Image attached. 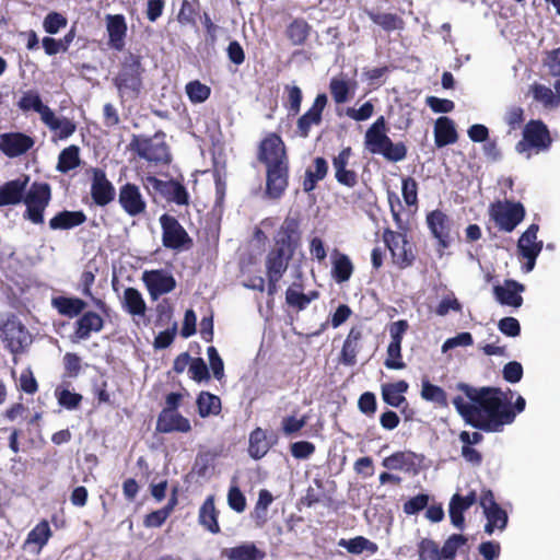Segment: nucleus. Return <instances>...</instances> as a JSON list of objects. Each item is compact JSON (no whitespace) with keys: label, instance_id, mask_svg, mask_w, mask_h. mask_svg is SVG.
<instances>
[{"label":"nucleus","instance_id":"1","mask_svg":"<svg viewBox=\"0 0 560 560\" xmlns=\"http://www.w3.org/2000/svg\"><path fill=\"white\" fill-rule=\"evenodd\" d=\"M457 388L465 394V397L453 399L457 412L466 423L487 432L502 431L526 406L524 397L518 395L512 410L506 394L499 388H474L464 383H459Z\"/></svg>","mask_w":560,"mask_h":560},{"label":"nucleus","instance_id":"2","mask_svg":"<svg viewBox=\"0 0 560 560\" xmlns=\"http://www.w3.org/2000/svg\"><path fill=\"white\" fill-rule=\"evenodd\" d=\"M364 144L369 152L381 154L392 162L402 161L407 154L404 143H393L386 135V122L383 116L378 117L366 130Z\"/></svg>","mask_w":560,"mask_h":560},{"label":"nucleus","instance_id":"3","mask_svg":"<svg viewBox=\"0 0 560 560\" xmlns=\"http://www.w3.org/2000/svg\"><path fill=\"white\" fill-rule=\"evenodd\" d=\"M551 145V138L547 126L540 120H530L523 130V139L515 145L520 154L528 160L533 154L547 151Z\"/></svg>","mask_w":560,"mask_h":560},{"label":"nucleus","instance_id":"4","mask_svg":"<svg viewBox=\"0 0 560 560\" xmlns=\"http://www.w3.org/2000/svg\"><path fill=\"white\" fill-rule=\"evenodd\" d=\"M141 58L129 54L125 56L121 70L115 80L116 86L122 97L135 98L141 88Z\"/></svg>","mask_w":560,"mask_h":560},{"label":"nucleus","instance_id":"5","mask_svg":"<svg viewBox=\"0 0 560 560\" xmlns=\"http://www.w3.org/2000/svg\"><path fill=\"white\" fill-rule=\"evenodd\" d=\"M292 253L290 243L281 241L277 242L276 247L268 254L266 267L269 280V294H273L276 291V284L287 270Z\"/></svg>","mask_w":560,"mask_h":560},{"label":"nucleus","instance_id":"6","mask_svg":"<svg viewBox=\"0 0 560 560\" xmlns=\"http://www.w3.org/2000/svg\"><path fill=\"white\" fill-rule=\"evenodd\" d=\"M0 336L13 354L24 352L32 343L30 331L14 317L7 319L0 326Z\"/></svg>","mask_w":560,"mask_h":560},{"label":"nucleus","instance_id":"7","mask_svg":"<svg viewBox=\"0 0 560 560\" xmlns=\"http://www.w3.org/2000/svg\"><path fill=\"white\" fill-rule=\"evenodd\" d=\"M491 219L500 230L512 232L524 219V207L518 202H497L489 209Z\"/></svg>","mask_w":560,"mask_h":560},{"label":"nucleus","instance_id":"8","mask_svg":"<svg viewBox=\"0 0 560 560\" xmlns=\"http://www.w3.org/2000/svg\"><path fill=\"white\" fill-rule=\"evenodd\" d=\"M49 200V186L47 184H33L24 198L27 219L35 224L43 223V213L48 206Z\"/></svg>","mask_w":560,"mask_h":560},{"label":"nucleus","instance_id":"9","mask_svg":"<svg viewBox=\"0 0 560 560\" xmlns=\"http://www.w3.org/2000/svg\"><path fill=\"white\" fill-rule=\"evenodd\" d=\"M132 148L140 158L149 162L166 163L170 160L168 149L160 135L152 138L138 137L132 141Z\"/></svg>","mask_w":560,"mask_h":560},{"label":"nucleus","instance_id":"10","mask_svg":"<svg viewBox=\"0 0 560 560\" xmlns=\"http://www.w3.org/2000/svg\"><path fill=\"white\" fill-rule=\"evenodd\" d=\"M160 223L163 230L162 241L165 247L182 250L190 246L191 240L189 235L176 219L163 214L160 218Z\"/></svg>","mask_w":560,"mask_h":560},{"label":"nucleus","instance_id":"11","mask_svg":"<svg viewBox=\"0 0 560 560\" xmlns=\"http://www.w3.org/2000/svg\"><path fill=\"white\" fill-rule=\"evenodd\" d=\"M480 505L487 518L485 532L492 535L495 529L503 532L508 525V514L494 501L493 494L490 490L483 491L480 497Z\"/></svg>","mask_w":560,"mask_h":560},{"label":"nucleus","instance_id":"12","mask_svg":"<svg viewBox=\"0 0 560 560\" xmlns=\"http://www.w3.org/2000/svg\"><path fill=\"white\" fill-rule=\"evenodd\" d=\"M258 156L266 164L267 168L288 165L285 145L276 133L268 135L261 141Z\"/></svg>","mask_w":560,"mask_h":560},{"label":"nucleus","instance_id":"13","mask_svg":"<svg viewBox=\"0 0 560 560\" xmlns=\"http://www.w3.org/2000/svg\"><path fill=\"white\" fill-rule=\"evenodd\" d=\"M537 233L538 225L530 224L517 242V250L526 259L523 267L525 272H530L534 269L536 259L542 249V242L537 241Z\"/></svg>","mask_w":560,"mask_h":560},{"label":"nucleus","instance_id":"14","mask_svg":"<svg viewBox=\"0 0 560 560\" xmlns=\"http://www.w3.org/2000/svg\"><path fill=\"white\" fill-rule=\"evenodd\" d=\"M384 242L392 253L393 260L399 267L410 265L413 259L411 245L406 237L397 232L386 230L383 235Z\"/></svg>","mask_w":560,"mask_h":560},{"label":"nucleus","instance_id":"15","mask_svg":"<svg viewBox=\"0 0 560 560\" xmlns=\"http://www.w3.org/2000/svg\"><path fill=\"white\" fill-rule=\"evenodd\" d=\"M118 202L130 217H137L145 211L147 202L140 188L127 183L119 188Z\"/></svg>","mask_w":560,"mask_h":560},{"label":"nucleus","instance_id":"16","mask_svg":"<svg viewBox=\"0 0 560 560\" xmlns=\"http://www.w3.org/2000/svg\"><path fill=\"white\" fill-rule=\"evenodd\" d=\"M142 280L153 300L171 292L176 285L174 277L165 270H145Z\"/></svg>","mask_w":560,"mask_h":560},{"label":"nucleus","instance_id":"17","mask_svg":"<svg viewBox=\"0 0 560 560\" xmlns=\"http://www.w3.org/2000/svg\"><path fill=\"white\" fill-rule=\"evenodd\" d=\"M105 26L107 33V46L110 49L121 51L126 46L127 22L122 14H106Z\"/></svg>","mask_w":560,"mask_h":560},{"label":"nucleus","instance_id":"18","mask_svg":"<svg viewBox=\"0 0 560 560\" xmlns=\"http://www.w3.org/2000/svg\"><path fill=\"white\" fill-rule=\"evenodd\" d=\"M327 105L326 94H318L314 100L312 107L298 119V133L302 138H307L313 126L322 122V114Z\"/></svg>","mask_w":560,"mask_h":560},{"label":"nucleus","instance_id":"19","mask_svg":"<svg viewBox=\"0 0 560 560\" xmlns=\"http://www.w3.org/2000/svg\"><path fill=\"white\" fill-rule=\"evenodd\" d=\"M92 173L91 196L97 206L104 207L114 200L115 188L107 179L104 171L93 168Z\"/></svg>","mask_w":560,"mask_h":560},{"label":"nucleus","instance_id":"20","mask_svg":"<svg viewBox=\"0 0 560 560\" xmlns=\"http://www.w3.org/2000/svg\"><path fill=\"white\" fill-rule=\"evenodd\" d=\"M156 430L161 433L182 432L187 433L191 430L190 422L173 408H165L161 411Z\"/></svg>","mask_w":560,"mask_h":560},{"label":"nucleus","instance_id":"21","mask_svg":"<svg viewBox=\"0 0 560 560\" xmlns=\"http://www.w3.org/2000/svg\"><path fill=\"white\" fill-rule=\"evenodd\" d=\"M33 145L34 140L24 133L11 132L0 136V149L10 158L27 152Z\"/></svg>","mask_w":560,"mask_h":560},{"label":"nucleus","instance_id":"22","mask_svg":"<svg viewBox=\"0 0 560 560\" xmlns=\"http://www.w3.org/2000/svg\"><path fill=\"white\" fill-rule=\"evenodd\" d=\"M525 288L514 280H505L502 284L493 288L495 300L502 304L512 307H520L523 304L522 292Z\"/></svg>","mask_w":560,"mask_h":560},{"label":"nucleus","instance_id":"23","mask_svg":"<svg viewBox=\"0 0 560 560\" xmlns=\"http://www.w3.org/2000/svg\"><path fill=\"white\" fill-rule=\"evenodd\" d=\"M147 183L152 188L165 195L168 200H172L177 205L188 203V192L179 183L173 180L163 182L152 176L147 178Z\"/></svg>","mask_w":560,"mask_h":560},{"label":"nucleus","instance_id":"24","mask_svg":"<svg viewBox=\"0 0 560 560\" xmlns=\"http://www.w3.org/2000/svg\"><path fill=\"white\" fill-rule=\"evenodd\" d=\"M350 158L351 149L345 148L332 160V167L337 182L347 187H353L357 184L355 172L347 168Z\"/></svg>","mask_w":560,"mask_h":560},{"label":"nucleus","instance_id":"25","mask_svg":"<svg viewBox=\"0 0 560 560\" xmlns=\"http://www.w3.org/2000/svg\"><path fill=\"white\" fill-rule=\"evenodd\" d=\"M50 131L59 139H67L72 136L77 129L75 124L67 117H58L49 109L40 119Z\"/></svg>","mask_w":560,"mask_h":560},{"label":"nucleus","instance_id":"26","mask_svg":"<svg viewBox=\"0 0 560 560\" xmlns=\"http://www.w3.org/2000/svg\"><path fill=\"white\" fill-rule=\"evenodd\" d=\"M288 186V165L267 168V194L279 198Z\"/></svg>","mask_w":560,"mask_h":560},{"label":"nucleus","instance_id":"27","mask_svg":"<svg viewBox=\"0 0 560 560\" xmlns=\"http://www.w3.org/2000/svg\"><path fill=\"white\" fill-rule=\"evenodd\" d=\"M103 328V319L95 312H88L77 320L74 336L79 340L88 339L92 332H97Z\"/></svg>","mask_w":560,"mask_h":560},{"label":"nucleus","instance_id":"28","mask_svg":"<svg viewBox=\"0 0 560 560\" xmlns=\"http://www.w3.org/2000/svg\"><path fill=\"white\" fill-rule=\"evenodd\" d=\"M28 178L11 180L0 187V206L15 205L22 199Z\"/></svg>","mask_w":560,"mask_h":560},{"label":"nucleus","instance_id":"29","mask_svg":"<svg viewBox=\"0 0 560 560\" xmlns=\"http://www.w3.org/2000/svg\"><path fill=\"white\" fill-rule=\"evenodd\" d=\"M435 144L441 148L452 144L457 140V133L454 122L445 116L436 119L434 126Z\"/></svg>","mask_w":560,"mask_h":560},{"label":"nucleus","instance_id":"30","mask_svg":"<svg viewBox=\"0 0 560 560\" xmlns=\"http://www.w3.org/2000/svg\"><path fill=\"white\" fill-rule=\"evenodd\" d=\"M331 273L338 283L348 281L353 272V265L349 256L335 249L331 253Z\"/></svg>","mask_w":560,"mask_h":560},{"label":"nucleus","instance_id":"31","mask_svg":"<svg viewBox=\"0 0 560 560\" xmlns=\"http://www.w3.org/2000/svg\"><path fill=\"white\" fill-rule=\"evenodd\" d=\"M198 520L201 526L212 534L220 532L218 511L214 505V497L209 495L199 509Z\"/></svg>","mask_w":560,"mask_h":560},{"label":"nucleus","instance_id":"32","mask_svg":"<svg viewBox=\"0 0 560 560\" xmlns=\"http://www.w3.org/2000/svg\"><path fill=\"white\" fill-rule=\"evenodd\" d=\"M16 105L24 113L31 110L37 113L40 116V119L50 109L43 103L42 97L36 90H27L22 92Z\"/></svg>","mask_w":560,"mask_h":560},{"label":"nucleus","instance_id":"33","mask_svg":"<svg viewBox=\"0 0 560 560\" xmlns=\"http://www.w3.org/2000/svg\"><path fill=\"white\" fill-rule=\"evenodd\" d=\"M86 220L82 211H61L49 221L51 230H69L81 225Z\"/></svg>","mask_w":560,"mask_h":560},{"label":"nucleus","instance_id":"34","mask_svg":"<svg viewBox=\"0 0 560 560\" xmlns=\"http://www.w3.org/2000/svg\"><path fill=\"white\" fill-rule=\"evenodd\" d=\"M270 446L271 443L267 438L266 431L261 428H256L249 434L248 454L252 458H262L268 453Z\"/></svg>","mask_w":560,"mask_h":560},{"label":"nucleus","instance_id":"35","mask_svg":"<svg viewBox=\"0 0 560 560\" xmlns=\"http://www.w3.org/2000/svg\"><path fill=\"white\" fill-rule=\"evenodd\" d=\"M427 221L433 235L443 246H446V238L448 237L450 231V221L446 214L435 210L428 215Z\"/></svg>","mask_w":560,"mask_h":560},{"label":"nucleus","instance_id":"36","mask_svg":"<svg viewBox=\"0 0 560 560\" xmlns=\"http://www.w3.org/2000/svg\"><path fill=\"white\" fill-rule=\"evenodd\" d=\"M122 307L132 316H143L147 311L142 294L135 288H127L124 291Z\"/></svg>","mask_w":560,"mask_h":560},{"label":"nucleus","instance_id":"37","mask_svg":"<svg viewBox=\"0 0 560 560\" xmlns=\"http://www.w3.org/2000/svg\"><path fill=\"white\" fill-rule=\"evenodd\" d=\"M408 389V383L398 381L396 383L384 384L382 386L383 400L392 407H399L406 398L404 393Z\"/></svg>","mask_w":560,"mask_h":560},{"label":"nucleus","instance_id":"38","mask_svg":"<svg viewBox=\"0 0 560 560\" xmlns=\"http://www.w3.org/2000/svg\"><path fill=\"white\" fill-rule=\"evenodd\" d=\"M362 337L359 328H351L341 350V362L347 365L355 363L357 353L359 351V341Z\"/></svg>","mask_w":560,"mask_h":560},{"label":"nucleus","instance_id":"39","mask_svg":"<svg viewBox=\"0 0 560 560\" xmlns=\"http://www.w3.org/2000/svg\"><path fill=\"white\" fill-rule=\"evenodd\" d=\"M338 546L347 549L348 552L352 555H360L364 551L374 555L378 547L375 542L363 536H357L351 539H340Z\"/></svg>","mask_w":560,"mask_h":560},{"label":"nucleus","instance_id":"40","mask_svg":"<svg viewBox=\"0 0 560 560\" xmlns=\"http://www.w3.org/2000/svg\"><path fill=\"white\" fill-rule=\"evenodd\" d=\"M530 93L533 98L547 109H555L559 106V100L556 91L553 92L550 88L544 84H533L530 86Z\"/></svg>","mask_w":560,"mask_h":560},{"label":"nucleus","instance_id":"41","mask_svg":"<svg viewBox=\"0 0 560 560\" xmlns=\"http://www.w3.org/2000/svg\"><path fill=\"white\" fill-rule=\"evenodd\" d=\"M51 537V529L47 521L39 522L27 535L25 545L36 546L38 553Z\"/></svg>","mask_w":560,"mask_h":560},{"label":"nucleus","instance_id":"42","mask_svg":"<svg viewBox=\"0 0 560 560\" xmlns=\"http://www.w3.org/2000/svg\"><path fill=\"white\" fill-rule=\"evenodd\" d=\"M420 395L421 398L427 401L436 404L442 407L447 406V395L445 390L438 385L431 384L427 378H423L421 382Z\"/></svg>","mask_w":560,"mask_h":560},{"label":"nucleus","instance_id":"43","mask_svg":"<svg viewBox=\"0 0 560 560\" xmlns=\"http://www.w3.org/2000/svg\"><path fill=\"white\" fill-rule=\"evenodd\" d=\"M329 89L334 101L343 104L348 101L350 91L354 90V83L343 77H335L330 80Z\"/></svg>","mask_w":560,"mask_h":560},{"label":"nucleus","instance_id":"44","mask_svg":"<svg viewBox=\"0 0 560 560\" xmlns=\"http://www.w3.org/2000/svg\"><path fill=\"white\" fill-rule=\"evenodd\" d=\"M52 305L60 314L74 317L83 311L85 303L80 299L60 296L52 300Z\"/></svg>","mask_w":560,"mask_h":560},{"label":"nucleus","instance_id":"45","mask_svg":"<svg viewBox=\"0 0 560 560\" xmlns=\"http://www.w3.org/2000/svg\"><path fill=\"white\" fill-rule=\"evenodd\" d=\"M198 412L205 418L210 415H218L221 410V400L218 396L207 392L200 393L197 399Z\"/></svg>","mask_w":560,"mask_h":560},{"label":"nucleus","instance_id":"46","mask_svg":"<svg viewBox=\"0 0 560 560\" xmlns=\"http://www.w3.org/2000/svg\"><path fill=\"white\" fill-rule=\"evenodd\" d=\"M79 164V148L75 145H70L60 152L57 170L61 173H68L69 171L78 167Z\"/></svg>","mask_w":560,"mask_h":560},{"label":"nucleus","instance_id":"47","mask_svg":"<svg viewBox=\"0 0 560 560\" xmlns=\"http://www.w3.org/2000/svg\"><path fill=\"white\" fill-rule=\"evenodd\" d=\"M185 92L192 104H200L209 98L211 89L199 80H194L186 84Z\"/></svg>","mask_w":560,"mask_h":560},{"label":"nucleus","instance_id":"48","mask_svg":"<svg viewBox=\"0 0 560 560\" xmlns=\"http://www.w3.org/2000/svg\"><path fill=\"white\" fill-rule=\"evenodd\" d=\"M272 501L273 497L268 490L261 489L259 491L258 500L253 512V516L256 520L257 525L261 526L265 524L267 520V511Z\"/></svg>","mask_w":560,"mask_h":560},{"label":"nucleus","instance_id":"49","mask_svg":"<svg viewBox=\"0 0 560 560\" xmlns=\"http://www.w3.org/2000/svg\"><path fill=\"white\" fill-rule=\"evenodd\" d=\"M310 34V25L303 20L293 21L287 30V35L293 45L305 43Z\"/></svg>","mask_w":560,"mask_h":560},{"label":"nucleus","instance_id":"50","mask_svg":"<svg viewBox=\"0 0 560 560\" xmlns=\"http://www.w3.org/2000/svg\"><path fill=\"white\" fill-rule=\"evenodd\" d=\"M257 552L254 544H244L222 551L223 556L230 560H254Z\"/></svg>","mask_w":560,"mask_h":560},{"label":"nucleus","instance_id":"51","mask_svg":"<svg viewBox=\"0 0 560 560\" xmlns=\"http://www.w3.org/2000/svg\"><path fill=\"white\" fill-rule=\"evenodd\" d=\"M176 502H177L176 498L173 497L165 508L154 511V512L150 513L149 515H147V517L144 520V525L147 527L161 526L165 522V520L170 516Z\"/></svg>","mask_w":560,"mask_h":560},{"label":"nucleus","instance_id":"52","mask_svg":"<svg viewBox=\"0 0 560 560\" xmlns=\"http://www.w3.org/2000/svg\"><path fill=\"white\" fill-rule=\"evenodd\" d=\"M467 539L463 535L454 534L444 542L441 550V560L453 559L458 549L466 545Z\"/></svg>","mask_w":560,"mask_h":560},{"label":"nucleus","instance_id":"53","mask_svg":"<svg viewBox=\"0 0 560 560\" xmlns=\"http://www.w3.org/2000/svg\"><path fill=\"white\" fill-rule=\"evenodd\" d=\"M226 500L230 509L236 513H243L246 510V498L235 482L230 486Z\"/></svg>","mask_w":560,"mask_h":560},{"label":"nucleus","instance_id":"54","mask_svg":"<svg viewBox=\"0 0 560 560\" xmlns=\"http://www.w3.org/2000/svg\"><path fill=\"white\" fill-rule=\"evenodd\" d=\"M370 18L375 24L386 31L398 30L402 25V21L397 15L390 13H370Z\"/></svg>","mask_w":560,"mask_h":560},{"label":"nucleus","instance_id":"55","mask_svg":"<svg viewBox=\"0 0 560 560\" xmlns=\"http://www.w3.org/2000/svg\"><path fill=\"white\" fill-rule=\"evenodd\" d=\"M459 500L460 495L456 493L452 497L448 505L451 522L457 528H462L464 526V512L467 510L460 502H458Z\"/></svg>","mask_w":560,"mask_h":560},{"label":"nucleus","instance_id":"56","mask_svg":"<svg viewBox=\"0 0 560 560\" xmlns=\"http://www.w3.org/2000/svg\"><path fill=\"white\" fill-rule=\"evenodd\" d=\"M55 395L59 405L69 410L78 408L82 400V396L80 394L72 393L67 388H57Z\"/></svg>","mask_w":560,"mask_h":560},{"label":"nucleus","instance_id":"57","mask_svg":"<svg viewBox=\"0 0 560 560\" xmlns=\"http://www.w3.org/2000/svg\"><path fill=\"white\" fill-rule=\"evenodd\" d=\"M410 464V455L402 452L387 456L382 462V465L389 470H404Z\"/></svg>","mask_w":560,"mask_h":560},{"label":"nucleus","instance_id":"58","mask_svg":"<svg viewBox=\"0 0 560 560\" xmlns=\"http://www.w3.org/2000/svg\"><path fill=\"white\" fill-rule=\"evenodd\" d=\"M385 366L390 370H402L406 368L401 358V346L389 343L387 347V357L384 362Z\"/></svg>","mask_w":560,"mask_h":560},{"label":"nucleus","instance_id":"59","mask_svg":"<svg viewBox=\"0 0 560 560\" xmlns=\"http://www.w3.org/2000/svg\"><path fill=\"white\" fill-rule=\"evenodd\" d=\"M67 19L58 12L48 13L44 21L43 27L48 34H57L61 28L67 26Z\"/></svg>","mask_w":560,"mask_h":560},{"label":"nucleus","instance_id":"60","mask_svg":"<svg viewBox=\"0 0 560 560\" xmlns=\"http://www.w3.org/2000/svg\"><path fill=\"white\" fill-rule=\"evenodd\" d=\"M460 312L462 311V304L459 301L455 298L453 293L447 294L446 296L442 298L439 302L435 314L439 316H445L448 314V312Z\"/></svg>","mask_w":560,"mask_h":560},{"label":"nucleus","instance_id":"61","mask_svg":"<svg viewBox=\"0 0 560 560\" xmlns=\"http://www.w3.org/2000/svg\"><path fill=\"white\" fill-rule=\"evenodd\" d=\"M419 558H428L430 560H441V550L436 542L431 539L423 538L418 546Z\"/></svg>","mask_w":560,"mask_h":560},{"label":"nucleus","instance_id":"62","mask_svg":"<svg viewBox=\"0 0 560 560\" xmlns=\"http://www.w3.org/2000/svg\"><path fill=\"white\" fill-rule=\"evenodd\" d=\"M190 377L197 382L209 380V371L206 362L201 358H195L188 369Z\"/></svg>","mask_w":560,"mask_h":560},{"label":"nucleus","instance_id":"63","mask_svg":"<svg viewBox=\"0 0 560 560\" xmlns=\"http://www.w3.org/2000/svg\"><path fill=\"white\" fill-rule=\"evenodd\" d=\"M503 378L509 383H518L523 377V366L517 361H511L503 366Z\"/></svg>","mask_w":560,"mask_h":560},{"label":"nucleus","instance_id":"64","mask_svg":"<svg viewBox=\"0 0 560 560\" xmlns=\"http://www.w3.org/2000/svg\"><path fill=\"white\" fill-rule=\"evenodd\" d=\"M285 91L288 93L289 112L296 115L301 109L302 91L298 85H287Z\"/></svg>","mask_w":560,"mask_h":560}]
</instances>
